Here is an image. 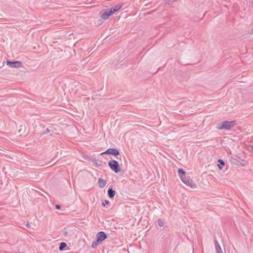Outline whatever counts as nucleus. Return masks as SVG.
Here are the masks:
<instances>
[{"label":"nucleus","instance_id":"nucleus-24","mask_svg":"<svg viewBox=\"0 0 253 253\" xmlns=\"http://www.w3.org/2000/svg\"><path fill=\"white\" fill-rule=\"evenodd\" d=\"M26 227H27V228H30V224H29V223H27L26 225H25Z\"/></svg>","mask_w":253,"mask_h":253},{"label":"nucleus","instance_id":"nucleus-21","mask_svg":"<svg viewBox=\"0 0 253 253\" xmlns=\"http://www.w3.org/2000/svg\"><path fill=\"white\" fill-rule=\"evenodd\" d=\"M232 159L233 161H237L238 159H240V157L238 155H235Z\"/></svg>","mask_w":253,"mask_h":253},{"label":"nucleus","instance_id":"nucleus-1","mask_svg":"<svg viewBox=\"0 0 253 253\" xmlns=\"http://www.w3.org/2000/svg\"><path fill=\"white\" fill-rule=\"evenodd\" d=\"M122 5H118L114 7H110L103 9L100 12L101 13V18L103 20H107L109 17L112 15L113 14L118 11L122 7Z\"/></svg>","mask_w":253,"mask_h":253},{"label":"nucleus","instance_id":"nucleus-10","mask_svg":"<svg viewBox=\"0 0 253 253\" xmlns=\"http://www.w3.org/2000/svg\"><path fill=\"white\" fill-rule=\"evenodd\" d=\"M98 184L100 188H103L106 186L107 182L103 179L99 178L98 179Z\"/></svg>","mask_w":253,"mask_h":253},{"label":"nucleus","instance_id":"nucleus-13","mask_svg":"<svg viewBox=\"0 0 253 253\" xmlns=\"http://www.w3.org/2000/svg\"><path fill=\"white\" fill-rule=\"evenodd\" d=\"M101 242L98 240L97 238L96 237V240H94L92 244L91 247L93 249L96 248L100 243Z\"/></svg>","mask_w":253,"mask_h":253},{"label":"nucleus","instance_id":"nucleus-17","mask_svg":"<svg viewBox=\"0 0 253 253\" xmlns=\"http://www.w3.org/2000/svg\"><path fill=\"white\" fill-rule=\"evenodd\" d=\"M232 163L234 164L235 165H237V166H244V164H242L238 160H237V161H233V162H232Z\"/></svg>","mask_w":253,"mask_h":253},{"label":"nucleus","instance_id":"nucleus-8","mask_svg":"<svg viewBox=\"0 0 253 253\" xmlns=\"http://www.w3.org/2000/svg\"><path fill=\"white\" fill-rule=\"evenodd\" d=\"M56 130V128H54L53 126H50L49 127L46 128L44 131L41 134V135H43L44 134H47L48 133H52ZM51 134H50L51 135Z\"/></svg>","mask_w":253,"mask_h":253},{"label":"nucleus","instance_id":"nucleus-16","mask_svg":"<svg viewBox=\"0 0 253 253\" xmlns=\"http://www.w3.org/2000/svg\"><path fill=\"white\" fill-rule=\"evenodd\" d=\"M67 246V244L65 242H61L60 244L59 247V250L60 251L63 250Z\"/></svg>","mask_w":253,"mask_h":253},{"label":"nucleus","instance_id":"nucleus-19","mask_svg":"<svg viewBox=\"0 0 253 253\" xmlns=\"http://www.w3.org/2000/svg\"><path fill=\"white\" fill-rule=\"evenodd\" d=\"M176 0H166V4L167 5H169Z\"/></svg>","mask_w":253,"mask_h":253},{"label":"nucleus","instance_id":"nucleus-23","mask_svg":"<svg viewBox=\"0 0 253 253\" xmlns=\"http://www.w3.org/2000/svg\"><path fill=\"white\" fill-rule=\"evenodd\" d=\"M106 150L105 151L101 153L100 154V155H104V154H108V153H106Z\"/></svg>","mask_w":253,"mask_h":253},{"label":"nucleus","instance_id":"nucleus-2","mask_svg":"<svg viewBox=\"0 0 253 253\" xmlns=\"http://www.w3.org/2000/svg\"><path fill=\"white\" fill-rule=\"evenodd\" d=\"M236 125L235 121H224L217 124V128L219 129L230 130Z\"/></svg>","mask_w":253,"mask_h":253},{"label":"nucleus","instance_id":"nucleus-3","mask_svg":"<svg viewBox=\"0 0 253 253\" xmlns=\"http://www.w3.org/2000/svg\"><path fill=\"white\" fill-rule=\"evenodd\" d=\"M108 166L116 173H118L121 170L119 163L115 160L109 161L108 162Z\"/></svg>","mask_w":253,"mask_h":253},{"label":"nucleus","instance_id":"nucleus-12","mask_svg":"<svg viewBox=\"0 0 253 253\" xmlns=\"http://www.w3.org/2000/svg\"><path fill=\"white\" fill-rule=\"evenodd\" d=\"M217 163H218V164H217L218 168L220 170L222 169L223 166H224L225 165V162H224V161L222 159H218L217 161Z\"/></svg>","mask_w":253,"mask_h":253},{"label":"nucleus","instance_id":"nucleus-9","mask_svg":"<svg viewBox=\"0 0 253 253\" xmlns=\"http://www.w3.org/2000/svg\"><path fill=\"white\" fill-rule=\"evenodd\" d=\"M116 192L112 188H109L108 190V196L110 198H113L115 195Z\"/></svg>","mask_w":253,"mask_h":253},{"label":"nucleus","instance_id":"nucleus-4","mask_svg":"<svg viewBox=\"0 0 253 253\" xmlns=\"http://www.w3.org/2000/svg\"><path fill=\"white\" fill-rule=\"evenodd\" d=\"M181 180L186 185L190 186L192 188H195L196 187V184L193 182V180L190 178V177L185 176L183 177V179Z\"/></svg>","mask_w":253,"mask_h":253},{"label":"nucleus","instance_id":"nucleus-11","mask_svg":"<svg viewBox=\"0 0 253 253\" xmlns=\"http://www.w3.org/2000/svg\"><path fill=\"white\" fill-rule=\"evenodd\" d=\"M178 174L181 179L186 176V172L182 169H179L177 170Z\"/></svg>","mask_w":253,"mask_h":253},{"label":"nucleus","instance_id":"nucleus-22","mask_svg":"<svg viewBox=\"0 0 253 253\" xmlns=\"http://www.w3.org/2000/svg\"><path fill=\"white\" fill-rule=\"evenodd\" d=\"M55 209L57 210H60L61 209V206L59 205H56Z\"/></svg>","mask_w":253,"mask_h":253},{"label":"nucleus","instance_id":"nucleus-20","mask_svg":"<svg viewBox=\"0 0 253 253\" xmlns=\"http://www.w3.org/2000/svg\"><path fill=\"white\" fill-rule=\"evenodd\" d=\"M110 202L108 200H105L104 202L102 203L101 205L102 207H105L106 205L109 204Z\"/></svg>","mask_w":253,"mask_h":253},{"label":"nucleus","instance_id":"nucleus-6","mask_svg":"<svg viewBox=\"0 0 253 253\" xmlns=\"http://www.w3.org/2000/svg\"><path fill=\"white\" fill-rule=\"evenodd\" d=\"M106 153L114 156H117L120 154V151L117 148H109L106 150Z\"/></svg>","mask_w":253,"mask_h":253},{"label":"nucleus","instance_id":"nucleus-14","mask_svg":"<svg viewBox=\"0 0 253 253\" xmlns=\"http://www.w3.org/2000/svg\"><path fill=\"white\" fill-rule=\"evenodd\" d=\"M90 161L93 162L97 167L102 166V163L98 162V161L95 159L92 158L90 160Z\"/></svg>","mask_w":253,"mask_h":253},{"label":"nucleus","instance_id":"nucleus-7","mask_svg":"<svg viewBox=\"0 0 253 253\" xmlns=\"http://www.w3.org/2000/svg\"><path fill=\"white\" fill-rule=\"evenodd\" d=\"M96 237L102 242L107 239V235L104 232L100 231L97 233Z\"/></svg>","mask_w":253,"mask_h":253},{"label":"nucleus","instance_id":"nucleus-26","mask_svg":"<svg viewBox=\"0 0 253 253\" xmlns=\"http://www.w3.org/2000/svg\"><path fill=\"white\" fill-rule=\"evenodd\" d=\"M64 234L65 235H66V234H67V231L65 232Z\"/></svg>","mask_w":253,"mask_h":253},{"label":"nucleus","instance_id":"nucleus-18","mask_svg":"<svg viewBox=\"0 0 253 253\" xmlns=\"http://www.w3.org/2000/svg\"><path fill=\"white\" fill-rule=\"evenodd\" d=\"M158 225L160 226V227H163L164 226V222L162 220H161L160 219H159L158 220Z\"/></svg>","mask_w":253,"mask_h":253},{"label":"nucleus","instance_id":"nucleus-5","mask_svg":"<svg viewBox=\"0 0 253 253\" xmlns=\"http://www.w3.org/2000/svg\"><path fill=\"white\" fill-rule=\"evenodd\" d=\"M6 64L13 68H19L23 66V63L19 61H6Z\"/></svg>","mask_w":253,"mask_h":253},{"label":"nucleus","instance_id":"nucleus-15","mask_svg":"<svg viewBox=\"0 0 253 253\" xmlns=\"http://www.w3.org/2000/svg\"><path fill=\"white\" fill-rule=\"evenodd\" d=\"M215 248H216V251L217 252V253L222 252V249H221L219 244H218L217 241H216V240L215 241Z\"/></svg>","mask_w":253,"mask_h":253},{"label":"nucleus","instance_id":"nucleus-25","mask_svg":"<svg viewBox=\"0 0 253 253\" xmlns=\"http://www.w3.org/2000/svg\"><path fill=\"white\" fill-rule=\"evenodd\" d=\"M250 147H252V149H253V147L252 146V145H250V146H249V148H250Z\"/></svg>","mask_w":253,"mask_h":253}]
</instances>
